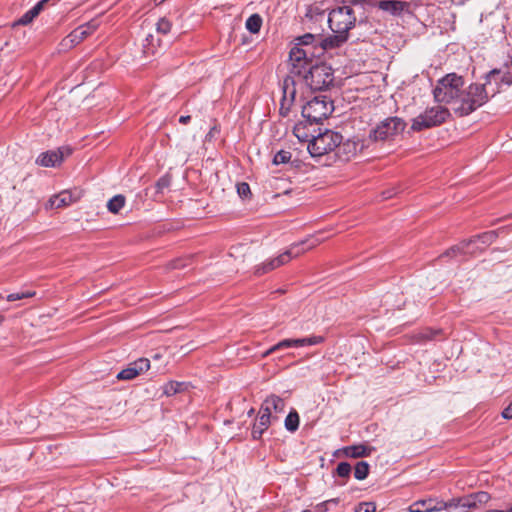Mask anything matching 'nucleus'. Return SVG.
<instances>
[{
  "label": "nucleus",
  "mask_w": 512,
  "mask_h": 512,
  "mask_svg": "<svg viewBox=\"0 0 512 512\" xmlns=\"http://www.w3.org/2000/svg\"><path fill=\"white\" fill-rule=\"evenodd\" d=\"M296 43L289 52L290 75H287L282 83V97L280 101V115L286 117L295 101L296 84L292 75H300L306 71L309 61L319 54L320 34L306 33L295 39Z\"/></svg>",
  "instance_id": "1"
},
{
  "label": "nucleus",
  "mask_w": 512,
  "mask_h": 512,
  "mask_svg": "<svg viewBox=\"0 0 512 512\" xmlns=\"http://www.w3.org/2000/svg\"><path fill=\"white\" fill-rule=\"evenodd\" d=\"M487 81L485 83H471L468 86L465 84L461 88L452 111L459 117L468 116L478 108L482 107L489 100V95L486 90Z\"/></svg>",
  "instance_id": "2"
},
{
  "label": "nucleus",
  "mask_w": 512,
  "mask_h": 512,
  "mask_svg": "<svg viewBox=\"0 0 512 512\" xmlns=\"http://www.w3.org/2000/svg\"><path fill=\"white\" fill-rule=\"evenodd\" d=\"M284 409L285 402L282 398L275 394L268 396L261 404L259 416L252 428V438L254 440L260 439L269 426L278 421V414L283 413Z\"/></svg>",
  "instance_id": "3"
},
{
  "label": "nucleus",
  "mask_w": 512,
  "mask_h": 512,
  "mask_svg": "<svg viewBox=\"0 0 512 512\" xmlns=\"http://www.w3.org/2000/svg\"><path fill=\"white\" fill-rule=\"evenodd\" d=\"M321 243V239L316 238L315 236H311L299 243L293 244L287 249L284 253L279 256L267 260L260 265H257L254 268V274L257 276H261L266 274L286 263H288L292 258L297 257L304 253L307 250H310Z\"/></svg>",
  "instance_id": "4"
},
{
  "label": "nucleus",
  "mask_w": 512,
  "mask_h": 512,
  "mask_svg": "<svg viewBox=\"0 0 512 512\" xmlns=\"http://www.w3.org/2000/svg\"><path fill=\"white\" fill-rule=\"evenodd\" d=\"M464 84V78L456 73L445 75L437 81L433 89L435 101L449 105L452 109Z\"/></svg>",
  "instance_id": "5"
},
{
  "label": "nucleus",
  "mask_w": 512,
  "mask_h": 512,
  "mask_svg": "<svg viewBox=\"0 0 512 512\" xmlns=\"http://www.w3.org/2000/svg\"><path fill=\"white\" fill-rule=\"evenodd\" d=\"M306 71L301 76L305 84L313 91L328 89L334 82L333 70L325 63L309 61Z\"/></svg>",
  "instance_id": "6"
},
{
  "label": "nucleus",
  "mask_w": 512,
  "mask_h": 512,
  "mask_svg": "<svg viewBox=\"0 0 512 512\" xmlns=\"http://www.w3.org/2000/svg\"><path fill=\"white\" fill-rule=\"evenodd\" d=\"M334 110L333 102L324 95L315 96L302 107V116L309 123H320Z\"/></svg>",
  "instance_id": "7"
},
{
  "label": "nucleus",
  "mask_w": 512,
  "mask_h": 512,
  "mask_svg": "<svg viewBox=\"0 0 512 512\" xmlns=\"http://www.w3.org/2000/svg\"><path fill=\"white\" fill-rule=\"evenodd\" d=\"M405 128L406 122L402 118L397 116L387 117L369 132L368 138L374 142L393 140L396 136L402 134Z\"/></svg>",
  "instance_id": "8"
},
{
  "label": "nucleus",
  "mask_w": 512,
  "mask_h": 512,
  "mask_svg": "<svg viewBox=\"0 0 512 512\" xmlns=\"http://www.w3.org/2000/svg\"><path fill=\"white\" fill-rule=\"evenodd\" d=\"M451 116L450 110L444 106L438 105L426 109L412 121L411 129L413 131H422L444 123Z\"/></svg>",
  "instance_id": "9"
},
{
  "label": "nucleus",
  "mask_w": 512,
  "mask_h": 512,
  "mask_svg": "<svg viewBox=\"0 0 512 512\" xmlns=\"http://www.w3.org/2000/svg\"><path fill=\"white\" fill-rule=\"evenodd\" d=\"M341 140V134L326 130L324 133L313 137V139L309 141L307 149L312 157H321L324 154L336 150Z\"/></svg>",
  "instance_id": "10"
},
{
  "label": "nucleus",
  "mask_w": 512,
  "mask_h": 512,
  "mask_svg": "<svg viewBox=\"0 0 512 512\" xmlns=\"http://www.w3.org/2000/svg\"><path fill=\"white\" fill-rule=\"evenodd\" d=\"M334 8L328 16L329 27L333 33H345L354 27L356 17L354 16L350 4Z\"/></svg>",
  "instance_id": "11"
},
{
  "label": "nucleus",
  "mask_w": 512,
  "mask_h": 512,
  "mask_svg": "<svg viewBox=\"0 0 512 512\" xmlns=\"http://www.w3.org/2000/svg\"><path fill=\"white\" fill-rule=\"evenodd\" d=\"M490 500L489 493L479 491L463 497L451 499L445 502L444 510L448 512H470Z\"/></svg>",
  "instance_id": "12"
},
{
  "label": "nucleus",
  "mask_w": 512,
  "mask_h": 512,
  "mask_svg": "<svg viewBox=\"0 0 512 512\" xmlns=\"http://www.w3.org/2000/svg\"><path fill=\"white\" fill-rule=\"evenodd\" d=\"M371 6L377 8L385 16L402 17L410 12V4L402 0H372Z\"/></svg>",
  "instance_id": "13"
},
{
  "label": "nucleus",
  "mask_w": 512,
  "mask_h": 512,
  "mask_svg": "<svg viewBox=\"0 0 512 512\" xmlns=\"http://www.w3.org/2000/svg\"><path fill=\"white\" fill-rule=\"evenodd\" d=\"M72 149L64 146L60 147L57 150H51L47 152L41 153L37 159L36 163L43 167H55L60 164L65 157L71 155Z\"/></svg>",
  "instance_id": "14"
},
{
  "label": "nucleus",
  "mask_w": 512,
  "mask_h": 512,
  "mask_svg": "<svg viewBox=\"0 0 512 512\" xmlns=\"http://www.w3.org/2000/svg\"><path fill=\"white\" fill-rule=\"evenodd\" d=\"M364 148V143L358 139H348L336 147V155L343 161H349Z\"/></svg>",
  "instance_id": "15"
},
{
  "label": "nucleus",
  "mask_w": 512,
  "mask_h": 512,
  "mask_svg": "<svg viewBox=\"0 0 512 512\" xmlns=\"http://www.w3.org/2000/svg\"><path fill=\"white\" fill-rule=\"evenodd\" d=\"M150 368V361L147 358H139L130 363L127 368L117 374L119 380H132Z\"/></svg>",
  "instance_id": "16"
},
{
  "label": "nucleus",
  "mask_w": 512,
  "mask_h": 512,
  "mask_svg": "<svg viewBox=\"0 0 512 512\" xmlns=\"http://www.w3.org/2000/svg\"><path fill=\"white\" fill-rule=\"evenodd\" d=\"M445 501L437 498H428L413 502L409 508V512H435L442 511L445 508Z\"/></svg>",
  "instance_id": "17"
},
{
  "label": "nucleus",
  "mask_w": 512,
  "mask_h": 512,
  "mask_svg": "<svg viewBox=\"0 0 512 512\" xmlns=\"http://www.w3.org/2000/svg\"><path fill=\"white\" fill-rule=\"evenodd\" d=\"M498 77L500 83L511 86L512 85V54L510 63H506L501 68L492 69L485 75L487 83H491L493 79Z\"/></svg>",
  "instance_id": "18"
},
{
  "label": "nucleus",
  "mask_w": 512,
  "mask_h": 512,
  "mask_svg": "<svg viewBox=\"0 0 512 512\" xmlns=\"http://www.w3.org/2000/svg\"><path fill=\"white\" fill-rule=\"evenodd\" d=\"M474 242L475 240H464L446 250L441 257L456 258L458 256H474L476 251L475 249H471Z\"/></svg>",
  "instance_id": "19"
},
{
  "label": "nucleus",
  "mask_w": 512,
  "mask_h": 512,
  "mask_svg": "<svg viewBox=\"0 0 512 512\" xmlns=\"http://www.w3.org/2000/svg\"><path fill=\"white\" fill-rule=\"evenodd\" d=\"M346 40L347 34L345 33H335L334 35L328 37H323L322 35H320L318 48L319 54L321 55L325 50L339 47Z\"/></svg>",
  "instance_id": "20"
},
{
  "label": "nucleus",
  "mask_w": 512,
  "mask_h": 512,
  "mask_svg": "<svg viewBox=\"0 0 512 512\" xmlns=\"http://www.w3.org/2000/svg\"><path fill=\"white\" fill-rule=\"evenodd\" d=\"M91 29L89 25H81L74 29L65 39L64 45L66 47H72L78 45L81 41H83L88 35H90Z\"/></svg>",
  "instance_id": "21"
},
{
  "label": "nucleus",
  "mask_w": 512,
  "mask_h": 512,
  "mask_svg": "<svg viewBox=\"0 0 512 512\" xmlns=\"http://www.w3.org/2000/svg\"><path fill=\"white\" fill-rule=\"evenodd\" d=\"M375 450L374 447H370L364 444L352 445L344 448V454L350 458H361L370 456Z\"/></svg>",
  "instance_id": "22"
},
{
  "label": "nucleus",
  "mask_w": 512,
  "mask_h": 512,
  "mask_svg": "<svg viewBox=\"0 0 512 512\" xmlns=\"http://www.w3.org/2000/svg\"><path fill=\"white\" fill-rule=\"evenodd\" d=\"M72 202L73 198L71 193L68 191H62L49 199L48 206L51 209H59L70 205Z\"/></svg>",
  "instance_id": "23"
},
{
  "label": "nucleus",
  "mask_w": 512,
  "mask_h": 512,
  "mask_svg": "<svg viewBox=\"0 0 512 512\" xmlns=\"http://www.w3.org/2000/svg\"><path fill=\"white\" fill-rule=\"evenodd\" d=\"M188 384L185 382L170 381L163 386V393L166 396H173L187 390Z\"/></svg>",
  "instance_id": "24"
},
{
  "label": "nucleus",
  "mask_w": 512,
  "mask_h": 512,
  "mask_svg": "<svg viewBox=\"0 0 512 512\" xmlns=\"http://www.w3.org/2000/svg\"><path fill=\"white\" fill-rule=\"evenodd\" d=\"M496 237L497 233L495 231H489L481 235H478L471 239L475 240V242L471 246V249H475V251L477 252L478 250H481V248L476 245L478 242H481L483 245L487 246L490 245L496 239Z\"/></svg>",
  "instance_id": "25"
},
{
  "label": "nucleus",
  "mask_w": 512,
  "mask_h": 512,
  "mask_svg": "<svg viewBox=\"0 0 512 512\" xmlns=\"http://www.w3.org/2000/svg\"><path fill=\"white\" fill-rule=\"evenodd\" d=\"M300 423L299 414L295 409H292L286 416L284 426L287 431L294 433L298 430Z\"/></svg>",
  "instance_id": "26"
},
{
  "label": "nucleus",
  "mask_w": 512,
  "mask_h": 512,
  "mask_svg": "<svg viewBox=\"0 0 512 512\" xmlns=\"http://www.w3.org/2000/svg\"><path fill=\"white\" fill-rule=\"evenodd\" d=\"M126 198L122 194L115 195L107 202V209L112 214H118L125 206Z\"/></svg>",
  "instance_id": "27"
},
{
  "label": "nucleus",
  "mask_w": 512,
  "mask_h": 512,
  "mask_svg": "<svg viewBox=\"0 0 512 512\" xmlns=\"http://www.w3.org/2000/svg\"><path fill=\"white\" fill-rule=\"evenodd\" d=\"M262 23V17L259 14L255 13L247 18L245 22V27L250 33L257 34L259 33L262 27Z\"/></svg>",
  "instance_id": "28"
},
{
  "label": "nucleus",
  "mask_w": 512,
  "mask_h": 512,
  "mask_svg": "<svg viewBox=\"0 0 512 512\" xmlns=\"http://www.w3.org/2000/svg\"><path fill=\"white\" fill-rule=\"evenodd\" d=\"M287 348H295L294 339L281 340L280 342H278L277 344L273 345L271 348L266 350L262 354V357L265 358L276 351H280L282 349H287Z\"/></svg>",
  "instance_id": "29"
},
{
  "label": "nucleus",
  "mask_w": 512,
  "mask_h": 512,
  "mask_svg": "<svg viewBox=\"0 0 512 512\" xmlns=\"http://www.w3.org/2000/svg\"><path fill=\"white\" fill-rule=\"evenodd\" d=\"M324 341L322 336H310L305 338L294 339L295 348L303 346H313L320 344Z\"/></svg>",
  "instance_id": "30"
},
{
  "label": "nucleus",
  "mask_w": 512,
  "mask_h": 512,
  "mask_svg": "<svg viewBox=\"0 0 512 512\" xmlns=\"http://www.w3.org/2000/svg\"><path fill=\"white\" fill-rule=\"evenodd\" d=\"M369 464L366 461H359L354 468V477L357 480H364L369 474Z\"/></svg>",
  "instance_id": "31"
},
{
  "label": "nucleus",
  "mask_w": 512,
  "mask_h": 512,
  "mask_svg": "<svg viewBox=\"0 0 512 512\" xmlns=\"http://www.w3.org/2000/svg\"><path fill=\"white\" fill-rule=\"evenodd\" d=\"M292 154L286 150L278 151L273 157V164L280 165L288 163L291 159Z\"/></svg>",
  "instance_id": "32"
},
{
  "label": "nucleus",
  "mask_w": 512,
  "mask_h": 512,
  "mask_svg": "<svg viewBox=\"0 0 512 512\" xmlns=\"http://www.w3.org/2000/svg\"><path fill=\"white\" fill-rule=\"evenodd\" d=\"M171 28H172V23L165 17L160 18L156 24L157 32L164 34V35L169 33Z\"/></svg>",
  "instance_id": "33"
},
{
  "label": "nucleus",
  "mask_w": 512,
  "mask_h": 512,
  "mask_svg": "<svg viewBox=\"0 0 512 512\" xmlns=\"http://www.w3.org/2000/svg\"><path fill=\"white\" fill-rule=\"evenodd\" d=\"M351 465L347 462H340L336 468V474L342 478H348L351 474Z\"/></svg>",
  "instance_id": "34"
},
{
  "label": "nucleus",
  "mask_w": 512,
  "mask_h": 512,
  "mask_svg": "<svg viewBox=\"0 0 512 512\" xmlns=\"http://www.w3.org/2000/svg\"><path fill=\"white\" fill-rule=\"evenodd\" d=\"M338 503H339L338 498H332V499H329V500H326V501H323V502L317 504L312 511L313 512H327L329 510V505H331V504L337 505Z\"/></svg>",
  "instance_id": "35"
},
{
  "label": "nucleus",
  "mask_w": 512,
  "mask_h": 512,
  "mask_svg": "<svg viewBox=\"0 0 512 512\" xmlns=\"http://www.w3.org/2000/svg\"><path fill=\"white\" fill-rule=\"evenodd\" d=\"M34 295H35L34 291L11 293L7 296V301L13 302V301L22 300L25 298H30V297H33Z\"/></svg>",
  "instance_id": "36"
},
{
  "label": "nucleus",
  "mask_w": 512,
  "mask_h": 512,
  "mask_svg": "<svg viewBox=\"0 0 512 512\" xmlns=\"http://www.w3.org/2000/svg\"><path fill=\"white\" fill-rule=\"evenodd\" d=\"M191 260L190 257L188 258H179V259H175L173 261L170 262L169 264V267L171 269H181V268H185L187 265H188V262Z\"/></svg>",
  "instance_id": "37"
},
{
  "label": "nucleus",
  "mask_w": 512,
  "mask_h": 512,
  "mask_svg": "<svg viewBox=\"0 0 512 512\" xmlns=\"http://www.w3.org/2000/svg\"><path fill=\"white\" fill-rule=\"evenodd\" d=\"M237 193L241 198L248 197L251 194L250 186L245 182L238 183Z\"/></svg>",
  "instance_id": "38"
},
{
  "label": "nucleus",
  "mask_w": 512,
  "mask_h": 512,
  "mask_svg": "<svg viewBox=\"0 0 512 512\" xmlns=\"http://www.w3.org/2000/svg\"><path fill=\"white\" fill-rule=\"evenodd\" d=\"M376 506L372 502H363L360 503L356 508L355 512H375Z\"/></svg>",
  "instance_id": "39"
},
{
  "label": "nucleus",
  "mask_w": 512,
  "mask_h": 512,
  "mask_svg": "<svg viewBox=\"0 0 512 512\" xmlns=\"http://www.w3.org/2000/svg\"><path fill=\"white\" fill-rule=\"evenodd\" d=\"M38 14H36L33 9L31 8L28 10L20 19L19 23L22 25H27L33 21L35 17H37Z\"/></svg>",
  "instance_id": "40"
},
{
  "label": "nucleus",
  "mask_w": 512,
  "mask_h": 512,
  "mask_svg": "<svg viewBox=\"0 0 512 512\" xmlns=\"http://www.w3.org/2000/svg\"><path fill=\"white\" fill-rule=\"evenodd\" d=\"M170 185V180L168 177H161L157 183L156 188L158 192H162L163 189L167 188Z\"/></svg>",
  "instance_id": "41"
},
{
  "label": "nucleus",
  "mask_w": 512,
  "mask_h": 512,
  "mask_svg": "<svg viewBox=\"0 0 512 512\" xmlns=\"http://www.w3.org/2000/svg\"><path fill=\"white\" fill-rule=\"evenodd\" d=\"M502 417L504 419H512V402L502 411Z\"/></svg>",
  "instance_id": "42"
},
{
  "label": "nucleus",
  "mask_w": 512,
  "mask_h": 512,
  "mask_svg": "<svg viewBox=\"0 0 512 512\" xmlns=\"http://www.w3.org/2000/svg\"><path fill=\"white\" fill-rule=\"evenodd\" d=\"M45 5V0H40L38 3L35 4V6L32 7V9L36 14L39 15L40 12L44 9Z\"/></svg>",
  "instance_id": "43"
},
{
  "label": "nucleus",
  "mask_w": 512,
  "mask_h": 512,
  "mask_svg": "<svg viewBox=\"0 0 512 512\" xmlns=\"http://www.w3.org/2000/svg\"><path fill=\"white\" fill-rule=\"evenodd\" d=\"M437 333H438V331H435V332H433V331H429V332L425 333V334L423 335V337H424V338H426V339H430V340H431V339H434V338H435V336H436V334H437Z\"/></svg>",
  "instance_id": "44"
},
{
  "label": "nucleus",
  "mask_w": 512,
  "mask_h": 512,
  "mask_svg": "<svg viewBox=\"0 0 512 512\" xmlns=\"http://www.w3.org/2000/svg\"><path fill=\"white\" fill-rule=\"evenodd\" d=\"M191 117L189 115H186V116H181L179 118V122L181 124H187L189 121H190Z\"/></svg>",
  "instance_id": "45"
},
{
  "label": "nucleus",
  "mask_w": 512,
  "mask_h": 512,
  "mask_svg": "<svg viewBox=\"0 0 512 512\" xmlns=\"http://www.w3.org/2000/svg\"><path fill=\"white\" fill-rule=\"evenodd\" d=\"M394 195L392 191L383 192V199H389Z\"/></svg>",
  "instance_id": "46"
},
{
  "label": "nucleus",
  "mask_w": 512,
  "mask_h": 512,
  "mask_svg": "<svg viewBox=\"0 0 512 512\" xmlns=\"http://www.w3.org/2000/svg\"><path fill=\"white\" fill-rule=\"evenodd\" d=\"M487 512H507V510H488Z\"/></svg>",
  "instance_id": "47"
},
{
  "label": "nucleus",
  "mask_w": 512,
  "mask_h": 512,
  "mask_svg": "<svg viewBox=\"0 0 512 512\" xmlns=\"http://www.w3.org/2000/svg\"><path fill=\"white\" fill-rule=\"evenodd\" d=\"M4 320H5V317L2 314H0V325L4 322Z\"/></svg>",
  "instance_id": "48"
},
{
  "label": "nucleus",
  "mask_w": 512,
  "mask_h": 512,
  "mask_svg": "<svg viewBox=\"0 0 512 512\" xmlns=\"http://www.w3.org/2000/svg\"><path fill=\"white\" fill-rule=\"evenodd\" d=\"M253 413H254V409L252 408V409H250V410H249V412H248V416H252V415H253Z\"/></svg>",
  "instance_id": "49"
},
{
  "label": "nucleus",
  "mask_w": 512,
  "mask_h": 512,
  "mask_svg": "<svg viewBox=\"0 0 512 512\" xmlns=\"http://www.w3.org/2000/svg\"><path fill=\"white\" fill-rule=\"evenodd\" d=\"M301 512H313L312 510H309V509H306V510H303Z\"/></svg>",
  "instance_id": "50"
},
{
  "label": "nucleus",
  "mask_w": 512,
  "mask_h": 512,
  "mask_svg": "<svg viewBox=\"0 0 512 512\" xmlns=\"http://www.w3.org/2000/svg\"><path fill=\"white\" fill-rule=\"evenodd\" d=\"M507 512H512V507L510 509H508Z\"/></svg>",
  "instance_id": "51"
},
{
  "label": "nucleus",
  "mask_w": 512,
  "mask_h": 512,
  "mask_svg": "<svg viewBox=\"0 0 512 512\" xmlns=\"http://www.w3.org/2000/svg\"><path fill=\"white\" fill-rule=\"evenodd\" d=\"M51 0H45V3L47 4L48 2H50Z\"/></svg>",
  "instance_id": "52"
}]
</instances>
